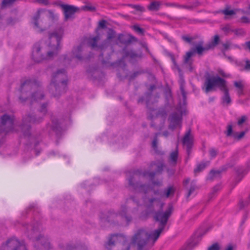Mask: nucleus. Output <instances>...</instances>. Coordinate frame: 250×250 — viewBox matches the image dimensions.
I'll use <instances>...</instances> for the list:
<instances>
[{
  "label": "nucleus",
  "mask_w": 250,
  "mask_h": 250,
  "mask_svg": "<svg viewBox=\"0 0 250 250\" xmlns=\"http://www.w3.org/2000/svg\"><path fill=\"white\" fill-rule=\"evenodd\" d=\"M191 130L189 129L186 133L183 139V144L184 145L186 146L188 148V151L191 147L192 144V136L190 134Z\"/></svg>",
  "instance_id": "15"
},
{
  "label": "nucleus",
  "mask_w": 250,
  "mask_h": 250,
  "mask_svg": "<svg viewBox=\"0 0 250 250\" xmlns=\"http://www.w3.org/2000/svg\"><path fill=\"white\" fill-rule=\"evenodd\" d=\"M173 63H174V64H175V65H176V63H175V61H174V60H173Z\"/></svg>",
  "instance_id": "63"
},
{
  "label": "nucleus",
  "mask_w": 250,
  "mask_h": 250,
  "mask_svg": "<svg viewBox=\"0 0 250 250\" xmlns=\"http://www.w3.org/2000/svg\"><path fill=\"white\" fill-rule=\"evenodd\" d=\"M57 3L63 9L66 20L71 18L73 15L79 10L78 7L71 5L62 4L61 1H57Z\"/></svg>",
  "instance_id": "12"
},
{
  "label": "nucleus",
  "mask_w": 250,
  "mask_h": 250,
  "mask_svg": "<svg viewBox=\"0 0 250 250\" xmlns=\"http://www.w3.org/2000/svg\"><path fill=\"white\" fill-rule=\"evenodd\" d=\"M245 135L244 132H241L237 137V138L239 140L242 138Z\"/></svg>",
  "instance_id": "52"
},
{
  "label": "nucleus",
  "mask_w": 250,
  "mask_h": 250,
  "mask_svg": "<svg viewBox=\"0 0 250 250\" xmlns=\"http://www.w3.org/2000/svg\"><path fill=\"white\" fill-rule=\"evenodd\" d=\"M129 184L130 185H133V183H132V179H129Z\"/></svg>",
  "instance_id": "58"
},
{
  "label": "nucleus",
  "mask_w": 250,
  "mask_h": 250,
  "mask_svg": "<svg viewBox=\"0 0 250 250\" xmlns=\"http://www.w3.org/2000/svg\"><path fill=\"white\" fill-rule=\"evenodd\" d=\"M120 238L121 236L117 234L112 235L111 237L109 238L108 242L106 245V247H107V245L109 246L114 245L115 243L117 242Z\"/></svg>",
  "instance_id": "21"
},
{
  "label": "nucleus",
  "mask_w": 250,
  "mask_h": 250,
  "mask_svg": "<svg viewBox=\"0 0 250 250\" xmlns=\"http://www.w3.org/2000/svg\"><path fill=\"white\" fill-rule=\"evenodd\" d=\"M230 42H226L223 44V46L225 50H227L229 48L230 46Z\"/></svg>",
  "instance_id": "44"
},
{
  "label": "nucleus",
  "mask_w": 250,
  "mask_h": 250,
  "mask_svg": "<svg viewBox=\"0 0 250 250\" xmlns=\"http://www.w3.org/2000/svg\"><path fill=\"white\" fill-rule=\"evenodd\" d=\"M172 210V207L169 206L166 211H158L155 213L154 218L156 221L160 222V226L159 229L154 230L152 233L149 234L146 230L139 229L134 234L132 239V242L137 245L138 250H143L148 239H152L154 242L157 240L164 230Z\"/></svg>",
  "instance_id": "1"
},
{
  "label": "nucleus",
  "mask_w": 250,
  "mask_h": 250,
  "mask_svg": "<svg viewBox=\"0 0 250 250\" xmlns=\"http://www.w3.org/2000/svg\"><path fill=\"white\" fill-rule=\"evenodd\" d=\"M65 71L62 69L53 74L51 86V92L54 97H57L65 91L67 85Z\"/></svg>",
  "instance_id": "5"
},
{
  "label": "nucleus",
  "mask_w": 250,
  "mask_h": 250,
  "mask_svg": "<svg viewBox=\"0 0 250 250\" xmlns=\"http://www.w3.org/2000/svg\"><path fill=\"white\" fill-rule=\"evenodd\" d=\"M220 247L217 243H214L208 248V250H220Z\"/></svg>",
  "instance_id": "34"
},
{
  "label": "nucleus",
  "mask_w": 250,
  "mask_h": 250,
  "mask_svg": "<svg viewBox=\"0 0 250 250\" xmlns=\"http://www.w3.org/2000/svg\"><path fill=\"white\" fill-rule=\"evenodd\" d=\"M83 9L87 11H93L95 10V7L92 5H85L83 7Z\"/></svg>",
  "instance_id": "39"
},
{
  "label": "nucleus",
  "mask_w": 250,
  "mask_h": 250,
  "mask_svg": "<svg viewBox=\"0 0 250 250\" xmlns=\"http://www.w3.org/2000/svg\"><path fill=\"white\" fill-rule=\"evenodd\" d=\"M163 135L166 137H167L168 135V132L166 131L163 132Z\"/></svg>",
  "instance_id": "57"
},
{
  "label": "nucleus",
  "mask_w": 250,
  "mask_h": 250,
  "mask_svg": "<svg viewBox=\"0 0 250 250\" xmlns=\"http://www.w3.org/2000/svg\"><path fill=\"white\" fill-rule=\"evenodd\" d=\"M242 12L243 14H249V13L248 11H245L242 10Z\"/></svg>",
  "instance_id": "59"
},
{
  "label": "nucleus",
  "mask_w": 250,
  "mask_h": 250,
  "mask_svg": "<svg viewBox=\"0 0 250 250\" xmlns=\"http://www.w3.org/2000/svg\"><path fill=\"white\" fill-rule=\"evenodd\" d=\"M232 33L237 36H244L245 35V31L242 28H233Z\"/></svg>",
  "instance_id": "27"
},
{
  "label": "nucleus",
  "mask_w": 250,
  "mask_h": 250,
  "mask_svg": "<svg viewBox=\"0 0 250 250\" xmlns=\"http://www.w3.org/2000/svg\"><path fill=\"white\" fill-rule=\"evenodd\" d=\"M167 172L170 175H171V174H173L174 173V171L173 170H167Z\"/></svg>",
  "instance_id": "56"
},
{
  "label": "nucleus",
  "mask_w": 250,
  "mask_h": 250,
  "mask_svg": "<svg viewBox=\"0 0 250 250\" xmlns=\"http://www.w3.org/2000/svg\"><path fill=\"white\" fill-rule=\"evenodd\" d=\"M245 45L250 51V41H248L245 42Z\"/></svg>",
  "instance_id": "53"
},
{
  "label": "nucleus",
  "mask_w": 250,
  "mask_h": 250,
  "mask_svg": "<svg viewBox=\"0 0 250 250\" xmlns=\"http://www.w3.org/2000/svg\"><path fill=\"white\" fill-rule=\"evenodd\" d=\"M219 37L218 35H215L213 41L208 44L209 49H213L219 43Z\"/></svg>",
  "instance_id": "23"
},
{
  "label": "nucleus",
  "mask_w": 250,
  "mask_h": 250,
  "mask_svg": "<svg viewBox=\"0 0 250 250\" xmlns=\"http://www.w3.org/2000/svg\"><path fill=\"white\" fill-rule=\"evenodd\" d=\"M37 1L42 4L47 5L49 4L48 0H37Z\"/></svg>",
  "instance_id": "46"
},
{
  "label": "nucleus",
  "mask_w": 250,
  "mask_h": 250,
  "mask_svg": "<svg viewBox=\"0 0 250 250\" xmlns=\"http://www.w3.org/2000/svg\"><path fill=\"white\" fill-rule=\"evenodd\" d=\"M165 5L166 6H178L176 4L174 3H166Z\"/></svg>",
  "instance_id": "51"
},
{
  "label": "nucleus",
  "mask_w": 250,
  "mask_h": 250,
  "mask_svg": "<svg viewBox=\"0 0 250 250\" xmlns=\"http://www.w3.org/2000/svg\"><path fill=\"white\" fill-rule=\"evenodd\" d=\"M222 13L226 16H232L236 14V12L233 10H230L229 8L224 9Z\"/></svg>",
  "instance_id": "28"
},
{
  "label": "nucleus",
  "mask_w": 250,
  "mask_h": 250,
  "mask_svg": "<svg viewBox=\"0 0 250 250\" xmlns=\"http://www.w3.org/2000/svg\"><path fill=\"white\" fill-rule=\"evenodd\" d=\"M217 71L218 74L223 77L228 78L229 77V74H227L223 69L221 68H218Z\"/></svg>",
  "instance_id": "33"
},
{
  "label": "nucleus",
  "mask_w": 250,
  "mask_h": 250,
  "mask_svg": "<svg viewBox=\"0 0 250 250\" xmlns=\"http://www.w3.org/2000/svg\"><path fill=\"white\" fill-rule=\"evenodd\" d=\"M239 21L240 22L243 23H250V19L247 17L243 16L239 19Z\"/></svg>",
  "instance_id": "35"
},
{
  "label": "nucleus",
  "mask_w": 250,
  "mask_h": 250,
  "mask_svg": "<svg viewBox=\"0 0 250 250\" xmlns=\"http://www.w3.org/2000/svg\"><path fill=\"white\" fill-rule=\"evenodd\" d=\"M130 6L136 10L140 11H143L144 10V7L140 5H132L130 4Z\"/></svg>",
  "instance_id": "36"
},
{
  "label": "nucleus",
  "mask_w": 250,
  "mask_h": 250,
  "mask_svg": "<svg viewBox=\"0 0 250 250\" xmlns=\"http://www.w3.org/2000/svg\"><path fill=\"white\" fill-rule=\"evenodd\" d=\"M173 193L174 189L172 187H168L167 189L165 190L164 193L159 192V191H154V194L159 196V197L161 198L163 197L167 198Z\"/></svg>",
  "instance_id": "16"
},
{
  "label": "nucleus",
  "mask_w": 250,
  "mask_h": 250,
  "mask_svg": "<svg viewBox=\"0 0 250 250\" xmlns=\"http://www.w3.org/2000/svg\"><path fill=\"white\" fill-rule=\"evenodd\" d=\"M115 36V32L112 29H109L107 32V39L110 41L112 39L114 38Z\"/></svg>",
  "instance_id": "32"
},
{
  "label": "nucleus",
  "mask_w": 250,
  "mask_h": 250,
  "mask_svg": "<svg viewBox=\"0 0 250 250\" xmlns=\"http://www.w3.org/2000/svg\"><path fill=\"white\" fill-rule=\"evenodd\" d=\"M136 188V189L138 188H139V190L140 191H144L145 192H146V188H148V187L147 186H146L145 185H140L139 187H138V186H136V187L135 188Z\"/></svg>",
  "instance_id": "40"
},
{
  "label": "nucleus",
  "mask_w": 250,
  "mask_h": 250,
  "mask_svg": "<svg viewBox=\"0 0 250 250\" xmlns=\"http://www.w3.org/2000/svg\"><path fill=\"white\" fill-rule=\"evenodd\" d=\"M63 30L60 28L50 34L47 46L44 48L41 47L38 43L35 44L32 51V59L37 62L45 60H49L57 55L60 49V42L63 35Z\"/></svg>",
  "instance_id": "2"
},
{
  "label": "nucleus",
  "mask_w": 250,
  "mask_h": 250,
  "mask_svg": "<svg viewBox=\"0 0 250 250\" xmlns=\"http://www.w3.org/2000/svg\"><path fill=\"white\" fill-rule=\"evenodd\" d=\"M16 0H3L1 4V7L2 8L6 7L7 6L11 5Z\"/></svg>",
  "instance_id": "29"
},
{
  "label": "nucleus",
  "mask_w": 250,
  "mask_h": 250,
  "mask_svg": "<svg viewBox=\"0 0 250 250\" xmlns=\"http://www.w3.org/2000/svg\"><path fill=\"white\" fill-rule=\"evenodd\" d=\"M203 44V41H200L191 51L187 52L184 57V63L188 65L189 70L190 72L192 71L194 68L192 66V61L190 60V58L194 55V53H196L198 55H201L204 52L210 50L208 44L205 46H204Z\"/></svg>",
  "instance_id": "9"
},
{
  "label": "nucleus",
  "mask_w": 250,
  "mask_h": 250,
  "mask_svg": "<svg viewBox=\"0 0 250 250\" xmlns=\"http://www.w3.org/2000/svg\"><path fill=\"white\" fill-rule=\"evenodd\" d=\"M249 200H250V195H249Z\"/></svg>",
  "instance_id": "64"
},
{
  "label": "nucleus",
  "mask_w": 250,
  "mask_h": 250,
  "mask_svg": "<svg viewBox=\"0 0 250 250\" xmlns=\"http://www.w3.org/2000/svg\"><path fill=\"white\" fill-rule=\"evenodd\" d=\"M100 40L99 36H96L94 37L89 38L88 40V44L92 47H96L97 42Z\"/></svg>",
  "instance_id": "25"
},
{
  "label": "nucleus",
  "mask_w": 250,
  "mask_h": 250,
  "mask_svg": "<svg viewBox=\"0 0 250 250\" xmlns=\"http://www.w3.org/2000/svg\"><path fill=\"white\" fill-rule=\"evenodd\" d=\"M126 210V208L125 207H122V210H121V212H120V213H119V215L121 217H122L126 223H128L131 220V218L130 217L126 215V212H125Z\"/></svg>",
  "instance_id": "26"
},
{
  "label": "nucleus",
  "mask_w": 250,
  "mask_h": 250,
  "mask_svg": "<svg viewBox=\"0 0 250 250\" xmlns=\"http://www.w3.org/2000/svg\"><path fill=\"white\" fill-rule=\"evenodd\" d=\"M181 89L182 92L183 93V94L184 95L183 88L181 87Z\"/></svg>",
  "instance_id": "61"
},
{
  "label": "nucleus",
  "mask_w": 250,
  "mask_h": 250,
  "mask_svg": "<svg viewBox=\"0 0 250 250\" xmlns=\"http://www.w3.org/2000/svg\"><path fill=\"white\" fill-rule=\"evenodd\" d=\"M245 69L247 70H250V62L249 60L246 61Z\"/></svg>",
  "instance_id": "47"
},
{
  "label": "nucleus",
  "mask_w": 250,
  "mask_h": 250,
  "mask_svg": "<svg viewBox=\"0 0 250 250\" xmlns=\"http://www.w3.org/2000/svg\"><path fill=\"white\" fill-rule=\"evenodd\" d=\"M162 5V2L160 1H154L151 2L147 6V8L150 11H158Z\"/></svg>",
  "instance_id": "18"
},
{
  "label": "nucleus",
  "mask_w": 250,
  "mask_h": 250,
  "mask_svg": "<svg viewBox=\"0 0 250 250\" xmlns=\"http://www.w3.org/2000/svg\"><path fill=\"white\" fill-rule=\"evenodd\" d=\"M26 229V233L30 238H35L36 242L35 247L38 250H48L50 243L44 237L40 235V228L38 224L34 226L28 225L24 227Z\"/></svg>",
  "instance_id": "6"
},
{
  "label": "nucleus",
  "mask_w": 250,
  "mask_h": 250,
  "mask_svg": "<svg viewBox=\"0 0 250 250\" xmlns=\"http://www.w3.org/2000/svg\"><path fill=\"white\" fill-rule=\"evenodd\" d=\"M164 166L163 162L157 161L156 162L152 163L150 168L151 170H154L155 172H145L143 173L142 176L144 177H149L152 179L154 176L155 173L161 172L162 171Z\"/></svg>",
  "instance_id": "11"
},
{
  "label": "nucleus",
  "mask_w": 250,
  "mask_h": 250,
  "mask_svg": "<svg viewBox=\"0 0 250 250\" xmlns=\"http://www.w3.org/2000/svg\"><path fill=\"white\" fill-rule=\"evenodd\" d=\"M178 158V151L176 150L175 151L172 152L170 153L169 162L172 166H175L176 164L177 160Z\"/></svg>",
  "instance_id": "20"
},
{
  "label": "nucleus",
  "mask_w": 250,
  "mask_h": 250,
  "mask_svg": "<svg viewBox=\"0 0 250 250\" xmlns=\"http://www.w3.org/2000/svg\"><path fill=\"white\" fill-rule=\"evenodd\" d=\"M21 96L20 99L22 102L24 98L28 99L31 103L38 102L44 97V94L41 88L35 82L27 81L21 86Z\"/></svg>",
  "instance_id": "3"
},
{
  "label": "nucleus",
  "mask_w": 250,
  "mask_h": 250,
  "mask_svg": "<svg viewBox=\"0 0 250 250\" xmlns=\"http://www.w3.org/2000/svg\"><path fill=\"white\" fill-rule=\"evenodd\" d=\"M0 250H27L24 244L15 238L8 239L1 246Z\"/></svg>",
  "instance_id": "10"
},
{
  "label": "nucleus",
  "mask_w": 250,
  "mask_h": 250,
  "mask_svg": "<svg viewBox=\"0 0 250 250\" xmlns=\"http://www.w3.org/2000/svg\"><path fill=\"white\" fill-rule=\"evenodd\" d=\"M179 7H184V8H189V7H187V6H179Z\"/></svg>",
  "instance_id": "60"
},
{
  "label": "nucleus",
  "mask_w": 250,
  "mask_h": 250,
  "mask_svg": "<svg viewBox=\"0 0 250 250\" xmlns=\"http://www.w3.org/2000/svg\"><path fill=\"white\" fill-rule=\"evenodd\" d=\"M226 250H233V247L231 245H229L227 246Z\"/></svg>",
  "instance_id": "54"
},
{
  "label": "nucleus",
  "mask_w": 250,
  "mask_h": 250,
  "mask_svg": "<svg viewBox=\"0 0 250 250\" xmlns=\"http://www.w3.org/2000/svg\"><path fill=\"white\" fill-rule=\"evenodd\" d=\"M233 28L230 24H226L222 26L221 27V30L226 34L229 35L232 33Z\"/></svg>",
  "instance_id": "22"
},
{
  "label": "nucleus",
  "mask_w": 250,
  "mask_h": 250,
  "mask_svg": "<svg viewBox=\"0 0 250 250\" xmlns=\"http://www.w3.org/2000/svg\"><path fill=\"white\" fill-rule=\"evenodd\" d=\"M248 165L249 167H250V160L248 162Z\"/></svg>",
  "instance_id": "62"
},
{
  "label": "nucleus",
  "mask_w": 250,
  "mask_h": 250,
  "mask_svg": "<svg viewBox=\"0 0 250 250\" xmlns=\"http://www.w3.org/2000/svg\"><path fill=\"white\" fill-rule=\"evenodd\" d=\"M209 164V162H202L198 164L196 168L194 169V172L195 174L200 172L203 170Z\"/></svg>",
  "instance_id": "24"
},
{
  "label": "nucleus",
  "mask_w": 250,
  "mask_h": 250,
  "mask_svg": "<svg viewBox=\"0 0 250 250\" xmlns=\"http://www.w3.org/2000/svg\"><path fill=\"white\" fill-rule=\"evenodd\" d=\"M145 205L150 211H154L156 208L161 209L163 204L161 202L159 198H150L145 202Z\"/></svg>",
  "instance_id": "13"
},
{
  "label": "nucleus",
  "mask_w": 250,
  "mask_h": 250,
  "mask_svg": "<svg viewBox=\"0 0 250 250\" xmlns=\"http://www.w3.org/2000/svg\"><path fill=\"white\" fill-rule=\"evenodd\" d=\"M195 189L196 187L194 185L191 186L188 192V197H189L195 191Z\"/></svg>",
  "instance_id": "41"
},
{
  "label": "nucleus",
  "mask_w": 250,
  "mask_h": 250,
  "mask_svg": "<svg viewBox=\"0 0 250 250\" xmlns=\"http://www.w3.org/2000/svg\"><path fill=\"white\" fill-rule=\"evenodd\" d=\"M234 86L236 88V91L239 96L243 94L244 84L242 81L234 82Z\"/></svg>",
  "instance_id": "19"
},
{
  "label": "nucleus",
  "mask_w": 250,
  "mask_h": 250,
  "mask_svg": "<svg viewBox=\"0 0 250 250\" xmlns=\"http://www.w3.org/2000/svg\"><path fill=\"white\" fill-rule=\"evenodd\" d=\"M220 174L219 171L211 170L209 173V177L210 179L214 178L216 175Z\"/></svg>",
  "instance_id": "37"
},
{
  "label": "nucleus",
  "mask_w": 250,
  "mask_h": 250,
  "mask_svg": "<svg viewBox=\"0 0 250 250\" xmlns=\"http://www.w3.org/2000/svg\"><path fill=\"white\" fill-rule=\"evenodd\" d=\"M204 85L206 87L205 92L206 93L213 90L215 87H218L221 91L224 92V95L222 97L223 102L227 104L231 103V98L227 87V82L224 79L219 76H208L206 77Z\"/></svg>",
  "instance_id": "4"
},
{
  "label": "nucleus",
  "mask_w": 250,
  "mask_h": 250,
  "mask_svg": "<svg viewBox=\"0 0 250 250\" xmlns=\"http://www.w3.org/2000/svg\"><path fill=\"white\" fill-rule=\"evenodd\" d=\"M126 56H130L131 58H134L136 56V54L134 52L130 51L126 53Z\"/></svg>",
  "instance_id": "50"
},
{
  "label": "nucleus",
  "mask_w": 250,
  "mask_h": 250,
  "mask_svg": "<svg viewBox=\"0 0 250 250\" xmlns=\"http://www.w3.org/2000/svg\"><path fill=\"white\" fill-rule=\"evenodd\" d=\"M246 117L245 116H242L238 121V124L239 125H242L246 120Z\"/></svg>",
  "instance_id": "43"
},
{
  "label": "nucleus",
  "mask_w": 250,
  "mask_h": 250,
  "mask_svg": "<svg viewBox=\"0 0 250 250\" xmlns=\"http://www.w3.org/2000/svg\"><path fill=\"white\" fill-rule=\"evenodd\" d=\"M84 48V43H82L76 47L74 48L72 53L74 57L77 58L79 60H81L82 58L81 52Z\"/></svg>",
  "instance_id": "17"
},
{
  "label": "nucleus",
  "mask_w": 250,
  "mask_h": 250,
  "mask_svg": "<svg viewBox=\"0 0 250 250\" xmlns=\"http://www.w3.org/2000/svg\"><path fill=\"white\" fill-rule=\"evenodd\" d=\"M182 116V113L181 111L173 113L169 119V127L173 129L177 126L181 127Z\"/></svg>",
  "instance_id": "14"
},
{
  "label": "nucleus",
  "mask_w": 250,
  "mask_h": 250,
  "mask_svg": "<svg viewBox=\"0 0 250 250\" xmlns=\"http://www.w3.org/2000/svg\"><path fill=\"white\" fill-rule=\"evenodd\" d=\"M46 107V104H43L42 105L39 110V112L42 115V116H38L37 114H27L23 117L22 123L20 127L24 135H28V132L31 124H38L42 121L43 116L46 114L47 112Z\"/></svg>",
  "instance_id": "7"
},
{
  "label": "nucleus",
  "mask_w": 250,
  "mask_h": 250,
  "mask_svg": "<svg viewBox=\"0 0 250 250\" xmlns=\"http://www.w3.org/2000/svg\"><path fill=\"white\" fill-rule=\"evenodd\" d=\"M157 136L155 137L154 139L153 140L152 143V146L154 149H156L157 148Z\"/></svg>",
  "instance_id": "42"
},
{
  "label": "nucleus",
  "mask_w": 250,
  "mask_h": 250,
  "mask_svg": "<svg viewBox=\"0 0 250 250\" xmlns=\"http://www.w3.org/2000/svg\"><path fill=\"white\" fill-rule=\"evenodd\" d=\"M45 18L55 20L57 15L52 11H45L42 9L38 10L35 15L33 17L32 23L34 29L38 32H42L47 29L46 25L42 21L41 19Z\"/></svg>",
  "instance_id": "8"
},
{
  "label": "nucleus",
  "mask_w": 250,
  "mask_h": 250,
  "mask_svg": "<svg viewBox=\"0 0 250 250\" xmlns=\"http://www.w3.org/2000/svg\"><path fill=\"white\" fill-rule=\"evenodd\" d=\"M182 39L186 42L190 43L192 40V39L190 38L188 36H183Z\"/></svg>",
  "instance_id": "49"
},
{
  "label": "nucleus",
  "mask_w": 250,
  "mask_h": 250,
  "mask_svg": "<svg viewBox=\"0 0 250 250\" xmlns=\"http://www.w3.org/2000/svg\"><path fill=\"white\" fill-rule=\"evenodd\" d=\"M209 152L210 157L211 158H214L216 156L217 153V150L215 149L214 148H211V149H210Z\"/></svg>",
  "instance_id": "38"
},
{
  "label": "nucleus",
  "mask_w": 250,
  "mask_h": 250,
  "mask_svg": "<svg viewBox=\"0 0 250 250\" xmlns=\"http://www.w3.org/2000/svg\"><path fill=\"white\" fill-rule=\"evenodd\" d=\"M125 36H124V35H122V34H120L118 36V39L119 41L121 43H123L124 44H126V43H129V42L128 41H127L125 39Z\"/></svg>",
  "instance_id": "31"
},
{
  "label": "nucleus",
  "mask_w": 250,
  "mask_h": 250,
  "mask_svg": "<svg viewBox=\"0 0 250 250\" xmlns=\"http://www.w3.org/2000/svg\"><path fill=\"white\" fill-rule=\"evenodd\" d=\"M232 126L229 125L228 126L227 135V136L230 135L232 133Z\"/></svg>",
  "instance_id": "45"
},
{
  "label": "nucleus",
  "mask_w": 250,
  "mask_h": 250,
  "mask_svg": "<svg viewBox=\"0 0 250 250\" xmlns=\"http://www.w3.org/2000/svg\"><path fill=\"white\" fill-rule=\"evenodd\" d=\"M189 181H190L189 179H188V178L186 179L184 181V185H186L188 184V183H189Z\"/></svg>",
  "instance_id": "55"
},
{
  "label": "nucleus",
  "mask_w": 250,
  "mask_h": 250,
  "mask_svg": "<svg viewBox=\"0 0 250 250\" xmlns=\"http://www.w3.org/2000/svg\"><path fill=\"white\" fill-rule=\"evenodd\" d=\"M132 28L137 33L141 35H144V30L143 28H140L138 25H134Z\"/></svg>",
  "instance_id": "30"
},
{
  "label": "nucleus",
  "mask_w": 250,
  "mask_h": 250,
  "mask_svg": "<svg viewBox=\"0 0 250 250\" xmlns=\"http://www.w3.org/2000/svg\"><path fill=\"white\" fill-rule=\"evenodd\" d=\"M105 22L106 21L104 20L101 21L99 23V27L101 28H104L105 27Z\"/></svg>",
  "instance_id": "48"
}]
</instances>
